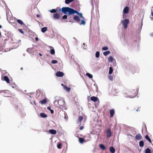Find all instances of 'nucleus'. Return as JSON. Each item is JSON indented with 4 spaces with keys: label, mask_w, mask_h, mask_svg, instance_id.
<instances>
[{
    "label": "nucleus",
    "mask_w": 153,
    "mask_h": 153,
    "mask_svg": "<svg viewBox=\"0 0 153 153\" xmlns=\"http://www.w3.org/2000/svg\"><path fill=\"white\" fill-rule=\"evenodd\" d=\"M139 144L140 147H143L144 146L143 141L142 140L140 141Z\"/></svg>",
    "instance_id": "obj_22"
},
{
    "label": "nucleus",
    "mask_w": 153,
    "mask_h": 153,
    "mask_svg": "<svg viewBox=\"0 0 153 153\" xmlns=\"http://www.w3.org/2000/svg\"><path fill=\"white\" fill-rule=\"evenodd\" d=\"M145 138L150 143H152V141L151 139H150V138H149V136L148 135H146L145 136Z\"/></svg>",
    "instance_id": "obj_27"
},
{
    "label": "nucleus",
    "mask_w": 153,
    "mask_h": 153,
    "mask_svg": "<svg viewBox=\"0 0 153 153\" xmlns=\"http://www.w3.org/2000/svg\"><path fill=\"white\" fill-rule=\"evenodd\" d=\"M98 98L96 97H92L91 98V100L93 101L96 102L97 101Z\"/></svg>",
    "instance_id": "obj_14"
},
{
    "label": "nucleus",
    "mask_w": 153,
    "mask_h": 153,
    "mask_svg": "<svg viewBox=\"0 0 153 153\" xmlns=\"http://www.w3.org/2000/svg\"><path fill=\"white\" fill-rule=\"evenodd\" d=\"M61 85L63 87L64 89L66 91L68 92L70 91L71 89L70 88L68 87L67 86H65L62 83L61 84Z\"/></svg>",
    "instance_id": "obj_5"
},
{
    "label": "nucleus",
    "mask_w": 153,
    "mask_h": 153,
    "mask_svg": "<svg viewBox=\"0 0 153 153\" xmlns=\"http://www.w3.org/2000/svg\"><path fill=\"white\" fill-rule=\"evenodd\" d=\"M74 19L76 22L78 23L80 22V18L78 16H75L74 17Z\"/></svg>",
    "instance_id": "obj_11"
},
{
    "label": "nucleus",
    "mask_w": 153,
    "mask_h": 153,
    "mask_svg": "<svg viewBox=\"0 0 153 153\" xmlns=\"http://www.w3.org/2000/svg\"><path fill=\"white\" fill-rule=\"evenodd\" d=\"M36 16L38 17H40V16L39 14H37L36 15Z\"/></svg>",
    "instance_id": "obj_49"
},
{
    "label": "nucleus",
    "mask_w": 153,
    "mask_h": 153,
    "mask_svg": "<svg viewBox=\"0 0 153 153\" xmlns=\"http://www.w3.org/2000/svg\"><path fill=\"white\" fill-rule=\"evenodd\" d=\"M151 15L153 16V7H152L151 10Z\"/></svg>",
    "instance_id": "obj_43"
},
{
    "label": "nucleus",
    "mask_w": 153,
    "mask_h": 153,
    "mask_svg": "<svg viewBox=\"0 0 153 153\" xmlns=\"http://www.w3.org/2000/svg\"><path fill=\"white\" fill-rule=\"evenodd\" d=\"M64 75V73L61 71H58L56 74V76L57 77H61L63 76Z\"/></svg>",
    "instance_id": "obj_7"
},
{
    "label": "nucleus",
    "mask_w": 153,
    "mask_h": 153,
    "mask_svg": "<svg viewBox=\"0 0 153 153\" xmlns=\"http://www.w3.org/2000/svg\"><path fill=\"white\" fill-rule=\"evenodd\" d=\"M113 71V69L111 67H110L109 68V71L108 73L111 74H112Z\"/></svg>",
    "instance_id": "obj_24"
},
{
    "label": "nucleus",
    "mask_w": 153,
    "mask_h": 153,
    "mask_svg": "<svg viewBox=\"0 0 153 153\" xmlns=\"http://www.w3.org/2000/svg\"><path fill=\"white\" fill-rule=\"evenodd\" d=\"M60 17L59 13H55L54 14L53 17L55 19H58Z\"/></svg>",
    "instance_id": "obj_9"
},
{
    "label": "nucleus",
    "mask_w": 153,
    "mask_h": 153,
    "mask_svg": "<svg viewBox=\"0 0 153 153\" xmlns=\"http://www.w3.org/2000/svg\"><path fill=\"white\" fill-rule=\"evenodd\" d=\"M40 115L42 118H46L47 117V116L44 113H41Z\"/></svg>",
    "instance_id": "obj_18"
},
{
    "label": "nucleus",
    "mask_w": 153,
    "mask_h": 153,
    "mask_svg": "<svg viewBox=\"0 0 153 153\" xmlns=\"http://www.w3.org/2000/svg\"><path fill=\"white\" fill-rule=\"evenodd\" d=\"M50 47H51V48H52V47L51 46H50Z\"/></svg>",
    "instance_id": "obj_56"
},
{
    "label": "nucleus",
    "mask_w": 153,
    "mask_h": 153,
    "mask_svg": "<svg viewBox=\"0 0 153 153\" xmlns=\"http://www.w3.org/2000/svg\"><path fill=\"white\" fill-rule=\"evenodd\" d=\"M108 78L111 81L113 80V77L111 75H109L108 76Z\"/></svg>",
    "instance_id": "obj_35"
},
{
    "label": "nucleus",
    "mask_w": 153,
    "mask_h": 153,
    "mask_svg": "<svg viewBox=\"0 0 153 153\" xmlns=\"http://www.w3.org/2000/svg\"><path fill=\"white\" fill-rule=\"evenodd\" d=\"M17 22L21 25H23L24 24L23 22L20 19H17Z\"/></svg>",
    "instance_id": "obj_26"
},
{
    "label": "nucleus",
    "mask_w": 153,
    "mask_h": 153,
    "mask_svg": "<svg viewBox=\"0 0 153 153\" xmlns=\"http://www.w3.org/2000/svg\"><path fill=\"white\" fill-rule=\"evenodd\" d=\"M62 144L61 143H59L57 145V148L59 149H60L61 148V145Z\"/></svg>",
    "instance_id": "obj_39"
},
{
    "label": "nucleus",
    "mask_w": 153,
    "mask_h": 153,
    "mask_svg": "<svg viewBox=\"0 0 153 153\" xmlns=\"http://www.w3.org/2000/svg\"><path fill=\"white\" fill-rule=\"evenodd\" d=\"M74 0H65V3L66 4H68L73 1Z\"/></svg>",
    "instance_id": "obj_20"
},
{
    "label": "nucleus",
    "mask_w": 153,
    "mask_h": 153,
    "mask_svg": "<svg viewBox=\"0 0 153 153\" xmlns=\"http://www.w3.org/2000/svg\"><path fill=\"white\" fill-rule=\"evenodd\" d=\"M67 18V15H64L62 16V19H66Z\"/></svg>",
    "instance_id": "obj_40"
},
{
    "label": "nucleus",
    "mask_w": 153,
    "mask_h": 153,
    "mask_svg": "<svg viewBox=\"0 0 153 153\" xmlns=\"http://www.w3.org/2000/svg\"><path fill=\"white\" fill-rule=\"evenodd\" d=\"M49 132L52 134H55L56 133V131L54 129H51L49 130Z\"/></svg>",
    "instance_id": "obj_12"
},
{
    "label": "nucleus",
    "mask_w": 153,
    "mask_h": 153,
    "mask_svg": "<svg viewBox=\"0 0 153 153\" xmlns=\"http://www.w3.org/2000/svg\"><path fill=\"white\" fill-rule=\"evenodd\" d=\"M57 62V61L56 60H53L51 61V63L53 64H56Z\"/></svg>",
    "instance_id": "obj_37"
},
{
    "label": "nucleus",
    "mask_w": 153,
    "mask_h": 153,
    "mask_svg": "<svg viewBox=\"0 0 153 153\" xmlns=\"http://www.w3.org/2000/svg\"><path fill=\"white\" fill-rule=\"evenodd\" d=\"M84 140V139L82 138H79V141L80 143H82Z\"/></svg>",
    "instance_id": "obj_33"
},
{
    "label": "nucleus",
    "mask_w": 153,
    "mask_h": 153,
    "mask_svg": "<svg viewBox=\"0 0 153 153\" xmlns=\"http://www.w3.org/2000/svg\"><path fill=\"white\" fill-rule=\"evenodd\" d=\"M110 53L109 51H107L103 53V54L105 56H106Z\"/></svg>",
    "instance_id": "obj_25"
},
{
    "label": "nucleus",
    "mask_w": 153,
    "mask_h": 153,
    "mask_svg": "<svg viewBox=\"0 0 153 153\" xmlns=\"http://www.w3.org/2000/svg\"><path fill=\"white\" fill-rule=\"evenodd\" d=\"M136 111H138V109H137L136 110Z\"/></svg>",
    "instance_id": "obj_55"
},
{
    "label": "nucleus",
    "mask_w": 153,
    "mask_h": 153,
    "mask_svg": "<svg viewBox=\"0 0 153 153\" xmlns=\"http://www.w3.org/2000/svg\"><path fill=\"white\" fill-rule=\"evenodd\" d=\"M32 50V48H27V50H26V51L27 52H30Z\"/></svg>",
    "instance_id": "obj_38"
},
{
    "label": "nucleus",
    "mask_w": 153,
    "mask_h": 153,
    "mask_svg": "<svg viewBox=\"0 0 153 153\" xmlns=\"http://www.w3.org/2000/svg\"><path fill=\"white\" fill-rule=\"evenodd\" d=\"M78 24L80 25H84L85 24V21L81 20V22H80L78 23Z\"/></svg>",
    "instance_id": "obj_21"
},
{
    "label": "nucleus",
    "mask_w": 153,
    "mask_h": 153,
    "mask_svg": "<svg viewBox=\"0 0 153 153\" xmlns=\"http://www.w3.org/2000/svg\"><path fill=\"white\" fill-rule=\"evenodd\" d=\"M49 11L51 13H55L57 12V10L55 9L50 10Z\"/></svg>",
    "instance_id": "obj_32"
},
{
    "label": "nucleus",
    "mask_w": 153,
    "mask_h": 153,
    "mask_svg": "<svg viewBox=\"0 0 153 153\" xmlns=\"http://www.w3.org/2000/svg\"><path fill=\"white\" fill-rule=\"evenodd\" d=\"M50 111H51V114H53L54 112L53 111L52 109Z\"/></svg>",
    "instance_id": "obj_46"
},
{
    "label": "nucleus",
    "mask_w": 153,
    "mask_h": 153,
    "mask_svg": "<svg viewBox=\"0 0 153 153\" xmlns=\"http://www.w3.org/2000/svg\"><path fill=\"white\" fill-rule=\"evenodd\" d=\"M59 11H61L62 12L65 14L68 13V14L69 15L73 14L75 13L79 15V13L76 10H74L73 9L68 7H63L61 10L60 9Z\"/></svg>",
    "instance_id": "obj_1"
},
{
    "label": "nucleus",
    "mask_w": 153,
    "mask_h": 153,
    "mask_svg": "<svg viewBox=\"0 0 153 153\" xmlns=\"http://www.w3.org/2000/svg\"><path fill=\"white\" fill-rule=\"evenodd\" d=\"M135 97V95L133 96H130V97L131 98H133L134 97Z\"/></svg>",
    "instance_id": "obj_47"
},
{
    "label": "nucleus",
    "mask_w": 153,
    "mask_h": 153,
    "mask_svg": "<svg viewBox=\"0 0 153 153\" xmlns=\"http://www.w3.org/2000/svg\"><path fill=\"white\" fill-rule=\"evenodd\" d=\"M129 22V20L128 19H126L121 21V23L122 24L124 29H126L128 27V25Z\"/></svg>",
    "instance_id": "obj_3"
},
{
    "label": "nucleus",
    "mask_w": 153,
    "mask_h": 153,
    "mask_svg": "<svg viewBox=\"0 0 153 153\" xmlns=\"http://www.w3.org/2000/svg\"><path fill=\"white\" fill-rule=\"evenodd\" d=\"M18 30L20 32V33H22L23 34H24V32L22 30V29H18Z\"/></svg>",
    "instance_id": "obj_41"
},
{
    "label": "nucleus",
    "mask_w": 153,
    "mask_h": 153,
    "mask_svg": "<svg viewBox=\"0 0 153 153\" xmlns=\"http://www.w3.org/2000/svg\"><path fill=\"white\" fill-rule=\"evenodd\" d=\"M47 30V27H44L42 28L41 29V31L42 33L45 32Z\"/></svg>",
    "instance_id": "obj_16"
},
{
    "label": "nucleus",
    "mask_w": 153,
    "mask_h": 153,
    "mask_svg": "<svg viewBox=\"0 0 153 153\" xmlns=\"http://www.w3.org/2000/svg\"><path fill=\"white\" fill-rule=\"evenodd\" d=\"M150 35H151V36H153V33H151L150 34Z\"/></svg>",
    "instance_id": "obj_52"
},
{
    "label": "nucleus",
    "mask_w": 153,
    "mask_h": 153,
    "mask_svg": "<svg viewBox=\"0 0 153 153\" xmlns=\"http://www.w3.org/2000/svg\"><path fill=\"white\" fill-rule=\"evenodd\" d=\"M2 80L6 81L7 83L10 82L9 79L7 76H4L3 78L2 77Z\"/></svg>",
    "instance_id": "obj_8"
},
{
    "label": "nucleus",
    "mask_w": 153,
    "mask_h": 153,
    "mask_svg": "<svg viewBox=\"0 0 153 153\" xmlns=\"http://www.w3.org/2000/svg\"><path fill=\"white\" fill-rule=\"evenodd\" d=\"M108 61L110 62H112L113 60V57L112 56H110L109 57Z\"/></svg>",
    "instance_id": "obj_34"
},
{
    "label": "nucleus",
    "mask_w": 153,
    "mask_h": 153,
    "mask_svg": "<svg viewBox=\"0 0 153 153\" xmlns=\"http://www.w3.org/2000/svg\"><path fill=\"white\" fill-rule=\"evenodd\" d=\"M86 75L87 76H88V77H89L90 78H92L93 77L92 75L91 74L89 73H87L86 74Z\"/></svg>",
    "instance_id": "obj_29"
},
{
    "label": "nucleus",
    "mask_w": 153,
    "mask_h": 153,
    "mask_svg": "<svg viewBox=\"0 0 153 153\" xmlns=\"http://www.w3.org/2000/svg\"><path fill=\"white\" fill-rule=\"evenodd\" d=\"M47 109L50 111L51 110V108L49 107H47Z\"/></svg>",
    "instance_id": "obj_48"
},
{
    "label": "nucleus",
    "mask_w": 153,
    "mask_h": 153,
    "mask_svg": "<svg viewBox=\"0 0 153 153\" xmlns=\"http://www.w3.org/2000/svg\"><path fill=\"white\" fill-rule=\"evenodd\" d=\"M145 153H151V149L149 148H147L145 150Z\"/></svg>",
    "instance_id": "obj_23"
},
{
    "label": "nucleus",
    "mask_w": 153,
    "mask_h": 153,
    "mask_svg": "<svg viewBox=\"0 0 153 153\" xmlns=\"http://www.w3.org/2000/svg\"><path fill=\"white\" fill-rule=\"evenodd\" d=\"M54 102L55 105L59 108H62L65 105V101L63 100L60 99L59 97H55Z\"/></svg>",
    "instance_id": "obj_2"
},
{
    "label": "nucleus",
    "mask_w": 153,
    "mask_h": 153,
    "mask_svg": "<svg viewBox=\"0 0 153 153\" xmlns=\"http://www.w3.org/2000/svg\"><path fill=\"white\" fill-rule=\"evenodd\" d=\"M110 117H112L113 116L114 113V109H112L110 111Z\"/></svg>",
    "instance_id": "obj_13"
},
{
    "label": "nucleus",
    "mask_w": 153,
    "mask_h": 153,
    "mask_svg": "<svg viewBox=\"0 0 153 153\" xmlns=\"http://www.w3.org/2000/svg\"><path fill=\"white\" fill-rule=\"evenodd\" d=\"M83 119V117L82 116H80L79 117L78 119V120L77 121L78 123H79V122L80 123L81 122L82 120Z\"/></svg>",
    "instance_id": "obj_19"
},
{
    "label": "nucleus",
    "mask_w": 153,
    "mask_h": 153,
    "mask_svg": "<svg viewBox=\"0 0 153 153\" xmlns=\"http://www.w3.org/2000/svg\"><path fill=\"white\" fill-rule=\"evenodd\" d=\"M69 22H71V21H70Z\"/></svg>",
    "instance_id": "obj_58"
},
{
    "label": "nucleus",
    "mask_w": 153,
    "mask_h": 153,
    "mask_svg": "<svg viewBox=\"0 0 153 153\" xmlns=\"http://www.w3.org/2000/svg\"><path fill=\"white\" fill-rule=\"evenodd\" d=\"M102 49L104 51L107 50L108 49V48L107 46H104L102 48Z\"/></svg>",
    "instance_id": "obj_36"
},
{
    "label": "nucleus",
    "mask_w": 153,
    "mask_h": 153,
    "mask_svg": "<svg viewBox=\"0 0 153 153\" xmlns=\"http://www.w3.org/2000/svg\"><path fill=\"white\" fill-rule=\"evenodd\" d=\"M100 53L99 52L97 51L96 53L95 56L97 58H98L100 56Z\"/></svg>",
    "instance_id": "obj_31"
},
{
    "label": "nucleus",
    "mask_w": 153,
    "mask_h": 153,
    "mask_svg": "<svg viewBox=\"0 0 153 153\" xmlns=\"http://www.w3.org/2000/svg\"><path fill=\"white\" fill-rule=\"evenodd\" d=\"M99 146L100 148L103 150H105L106 149L105 147L103 144H100L99 145Z\"/></svg>",
    "instance_id": "obj_17"
},
{
    "label": "nucleus",
    "mask_w": 153,
    "mask_h": 153,
    "mask_svg": "<svg viewBox=\"0 0 153 153\" xmlns=\"http://www.w3.org/2000/svg\"><path fill=\"white\" fill-rule=\"evenodd\" d=\"M21 70H22V68H21Z\"/></svg>",
    "instance_id": "obj_57"
},
{
    "label": "nucleus",
    "mask_w": 153,
    "mask_h": 153,
    "mask_svg": "<svg viewBox=\"0 0 153 153\" xmlns=\"http://www.w3.org/2000/svg\"><path fill=\"white\" fill-rule=\"evenodd\" d=\"M78 15H79V16H80V17H81V18H83H83H83V16H82V13H79V14Z\"/></svg>",
    "instance_id": "obj_42"
},
{
    "label": "nucleus",
    "mask_w": 153,
    "mask_h": 153,
    "mask_svg": "<svg viewBox=\"0 0 153 153\" xmlns=\"http://www.w3.org/2000/svg\"><path fill=\"white\" fill-rule=\"evenodd\" d=\"M142 136L140 134H137L135 137V138L137 140H140Z\"/></svg>",
    "instance_id": "obj_10"
},
{
    "label": "nucleus",
    "mask_w": 153,
    "mask_h": 153,
    "mask_svg": "<svg viewBox=\"0 0 153 153\" xmlns=\"http://www.w3.org/2000/svg\"><path fill=\"white\" fill-rule=\"evenodd\" d=\"M39 54L40 56H42V54L41 53H39Z\"/></svg>",
    "instance_id": "obj_51"
},
{
    "label": "nucleus",
    "mask_w": 153,
    "mask_h": 153,
    "mask_svg": "<svg viewBox=\"0 0 153 153\" xmlns=\"http://www.w3.org/2000/svg\"><path fill=\"white\" fill-rule=\"evenodd\" d=\"M129 10V7L128 6L125 7L123 10V13L127 14L128 13Z\"/></svg>",
    "instance_id": "obj_6"
},
{
    "label": "nucleus",
    "mask_w": 153,
    "mask_h": 153,
    "mask_svg": "<svg viewBox=\"0 0 153 153\" xmlns=\"http://www.w3.org/2000/svg\"><path fill=\"white\" fill-rule=\"evenodd\" d=\"M84 128V127L83 126H82L80 128V130H82Z\"/></svg>",
    "instance_id": "obj_45"
},
{
    "label": "nucleus",
    "mask_w": 153,
    "mask_h": 153,
    "mask_svg": "<svg viewBox=\"0 0 153 153\" xmlns=\"http://www.w3.org/2000/svg\"><path fill=\"white\" fill-rule=\"evenodd\" d=\"M109 150L111 152V153H114L115 152V149L112 146H111Z\"/></svg>",
    "instance_id": "obj_15"
},
{
    "label": "nucleus",
    "mask_w": 153,
    "mask_h": 153,
    "mask_svg": "<svg viewBox=\"0 0 153 153\" xmlns=\"http://www.w3.org/2000/svg\"><path fill=\"white\" fill-rule=\"evenodd\" d=\"M2 27V26L0 25V28Z\"/></svg>",
    "instance_id": "obj_54"
},
{
    "label": "nucleus",
    "mask_w": 153,
    "mask_h": 153,
    "mask_svg": "<svg viewBox=\"0 0 153 153\" xmlns=\"http://www.w3.org/2000/svg\"><path fill=\"white\" fill-rule=\"evenodd\" d=\"M106 136L107 138H109L111 135V133L110 129H108L106 131Z\"/></svg>",
    "instance_id": "obj_4"
},
{
    "label": "nucleus",
    "mask_w": 153,
    "mask_h": 153,
    "mask_svg": "<svg viewBox=\"0 0 153 153\" xmlns=\"http://www.w3.org/2000/svg\"><path fill=\"white\" fill-rule=\"evenodd\" d=\"M125 14H124L123 13V19H124L126 18V16L125 15Z\"/></svg>",
    "instance_id": "obj_44"
},
{
    "label": "nucleus",
    "mask_w": 153,
    "mask_h": 153,
    "mask_svg": "<svg viewBox=\"0 0 153 153\" xmlns=\"http://www.w3.org/2000/svg\"><path fill=\"white\" fill-rule=\"evenodd\" d=\"M46 102V99H44L40 101V103L42 104H45Z\"/></svg>",
    "instance_id": "obj_28"
},
{
    "label": "nucleus",
    "mask_w": 153,
    "mask_h": 153,
    "mask_svg": "<svg viewBox=\"0 0 153 153\" xmlns=\"http://www.w3.org/2000/svg\"><path fill=\"white\" fill-rule=\"evenodd\" d=\"M50 52L53 55L55 54V50L54 49H51L50 51Z\"/></svg>",
    "instance_id": "obj_30"
},
{
    "label": "nucleus",
    "mask_w": 153,
    "mask_h": 153,
    "mask_svg": "<svg viewBox=\"0 0 153 153\" xmlns=\"http://www.w3.org/2000/svg\"><path fill=\"white\" fill-rule=\"evenodd\" d=\"M35 39L36 40V41H37L38 40V38L37 37H36Z\"/></svg>",
    "instance_id": "obj_50"
},
{
    "label": "nucleus",
    "mask_w": 153,
    "mask_h": 153,
    "mask_svg": "<svg viewBox=\"0 0 153 153\" xmlns=\"http://www.w3.org/2000/svg\"><path fill=\"white\" fill-rule=\"evenodd\" d=\"M2 92V91H0V94Z\"/></svg>",
    "instance_id": "obj_53"
}]
</instances>
